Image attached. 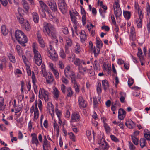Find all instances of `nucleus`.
Here are the masks:
<instances>
[{
  "instance_id": "nucleus-20",
  "label": "nucleus",
  "mask_w": 150,
  "mask_h": 150,
  "mask_svg": "<svg viewBox=\"0 0 150 150\" xmlns=\"http://www.w3.org/2000/svg\"><path fill=\"white\" fill-rule=\"evenodd\" d=\"M78 70L79 72L82 75H84L87 72H88L89 70L86 68L83 67L81 65H79L78 67Z\"/></svg>"
},
{
  "instance_id": "nucleus-23",
  "label": "nucleus",
  "mask_w": 150,
  "mask_h": 150,
  "mask_svg": "<svg viewBox=\"0 0 150 150\" xmlns=\"http://www.w3.org/2000/svg\"><path fill=\"white\" fill-rule=\"evenodd\" d=\"M37 36L40 46L42 48H43L45 47V44L41 35L38 33L37 34Z\"/></svg>"
},
{
  "instance_id": "nucleus-24",
  "label": "nucleus",
  "mask_w": 150,
  "mask_h": 150,
  "mask_svg": "<svg viewBox=\"0 0 150 150\" xmlns=\"http://www.w3.org/2000/svg\"><path fill=\"white\" fill-rule=\"evenodd\" d=\"M80 38L81 42H84L87 38L86 35L85 34V31L84 30H82L81 32Z\"/></svg>"
},
{
  "instance_id": "nucleus-39",
  "label": "nucleus",
  "mask_w": 150,
  "mask_h": 150,
  "mask_svg": "<svg viewBox=\"0 0 150 150\" xmlns=\"http://www.w3.org/2000/svg\"><path fill=\"white\" fill-rule=\"evenodd\" d=\"M54 128L55 130H56L57 134H59V127L54 119Z\"/></svg>"
},
{
  "instance_id": "nucleus-14",
  "label": "nucleus",
  "mask_w": 150,
  "mask_h": 150,
  "mask_svg": "<svg viewBox=\"0 0 150 150\" xmlns=\"http://www.w3.org/2000/svg\"><path fill=\"white\" fill-rule=\"evenodd\" d=\"M17 40L20 44L23 46H25V44L27 42V38L25 35H23Z\"/></svg>"
},
{
  "instance_id": "nucleus-34",
  "label": "nucleus",
  "mask_w": 150,
  "mask_h": 150,
  "mask_svg": "<svg viewBox=\"0 0 150 150\" xmlns=\"http://www.w3.org/2000/svg\"><path fill=\"white\" fill-rule=\"evenodd\" d=\"M100 48L97 47L96 48L94 47L93 49L92 50L93 51L95 57H97L100 51Z\"/></svg>"
},
{
  "instance_id": "nucleus-29",
  "label": "nucleus",
  "mask_w": 150,
  "mask_h": 150,
  "mask_svg": "<svg viewBox=\"0 0 150 150\" xmlns=\"http://www.w3.org/2000/svg\"><path fill=\"white\" fill-rule=\"evenodd\" d=\"M102 84L105 90H106L108 88L109 84L108 81L106 80L105 79L102 81Z\"/></svg>"
},
{
  "instance_id": "nucleus-51",
  "label": "nucleus",
  "mask_w": 150,
  "mask_h": 150,
  "mask_svg": "<svg viewBox=\"0 0 150 150\" xmlns=\"http://www.w3.org/2000/svg\"><path fill=\"white\" fill-rule=\"evenodd\" d=\"M97 91L98 94H100L101 92V85L100 83H98L97 85Z\"/></svg>"
},
{
  "instance_id": "nucleus-32",
  "label": "nucleus",
  "mask_w": 150,
  "mask_h": 150,
  "mask_svg": "<svg viewBox=\"0 0 150 150\" xmlns=\"http://www.w3.org/2000/svg\"><path fill=\"white\" fill-rule=\"evenodd\" d=\"M22 4L26 11H28L29 9V6L27 2L25 0H22Z\"/></svg>"
},
{
  "instance_id": "nucleus-3",
  "label": "nucleus",
  "mask_w": 150,
  "mask_h": 150,
  "mask_svg": "<svg viewBox=\"0 0 150 150\" xmlns=\"http://www.w3.org/2000/svg\"><path fill=\"white\" fill-rule=\"evenodd\" d=\"M64 74L66 77L71 78V82H74L75 80L76 79L75 73L71 69L69 66H67L65 68Z\"/></svg>"
},
{
  "instance_id": "nucleus-58",
  "label": "nucleus",
  "mask_w": 150,
  "mask_h": 150,
  "mask_svg": "<svg viewBox=\"0 0 150 150\" xmlns=\"http://www.w3.org/2000/svg\"><path fill=\"white\" fill-rule=\"evenodd\" d=\"M129 147L130 150H135L136 149V147L133 144L131 143L130 142H129Z\"/></svg>"
},
{
  "instance_id": "nucleus-36",
  "label": "nucleus",
  "mask_w": 150,
  "mask_h": 150,
  "mask_svg": "<svg viewBox=\"0 0 150 150\" xmlns=\"http://www.w3.org/2000/svg\"><path fill=\"white\" fill-rule=\"evenodd\" d=\"M81 48L79 45L76 43L75 47V53L77 54H79L81 52Z\"/></svg>"
},
{
  "instance_id": "nucleus-17",
  "label": "nucleus",
  "mask_w": 150,
  "mask_h": 150,
  "mask_svg": "<svg viewBox=\"0 0 150 150\" xmlns=\"http://www.w3.org/2000/svg\"><path fill=\"white\" fill-rule=\"evenodd\" d=\"M78 14L77 12H73L72 13L71 12H70V15L71 16V19L74 24H77V21L76 18V16H78Z\"/></svg>"
},
{
  "instance_id": "nucleus-54",
  "label": "nucleus",
  "mask_w": 150,
  "mask_h": 150,
  "mask_svg": "<svg viewBox=\"0 0 150 150\" xmlns=\"http://www.w3.org/2000/svg\"><path fill=\"white\" fill-rule=\"evenodd\" d=\"M144 134L145 138L147 139V140H150V132H148L147 133L146 130L144 131Z\"/></svg>"
},
{
  "instance_id": "nucleus-7",
  "label": "nucleus",
  "mask_w": 150,
  "mask_h": 150,
  "mask_svg": "<svg viewBox=\"0 0 150 150\" xmlns=\"http://www.w3.org/2000/svg\"><path fill=\"white\" fill-rule=\"evenodd\" d=\"M50 49L49 50V56L53 60L56 61L57 60L58 55L56 53L54 49L53 48L51 45H50Z\"/></svg>"
},
{
  "instance_id": "nucleus-57",
  "label": "nucleus",
  "mask_w": 150,
  "mask_h": 150,
  "mask_svg": "<svg viewBox=\"0 0 150 150\" xmlns=\"http://www.w3.org/2000/svg\"><path fill=\"white\" fill-rule=\"evenodd\" d=\"M56 113L57 117L58 119H59L61 117L62 115V112L59 110L57 109H56Z\"/></svg>"
},
{
  "instance_id": "nucleus-19",
  "label": "nucleus",
  "mask_w": 150,
  "mask_h": 150,
  "mask_svg": "<svg viewBox=\"0 0 150 150\" xmlns=\"http://www.w3.org/2000/svg\"><path fill=\"white\" fill-rule=\"evenodd\" d=\"M32 137V142L33 144H35L37 146L39 144V142L38 139L37 135L35 133L31 134Z\"/></svg>"
},
{
  "instance_id": "nucleus-28",
  "label": "nucleus",
  "mask_w": 150,
  "mask_h": 150,
  "mask_svg": "<svg viewBox=\"0 0 150 150\" xmlns=\"http://www.w3.org/2000/svg\"><path fill=\"white\" fill-rule=\"evenodd\" d=\"M32 16L34 22L35 23H38L39 19L38 14L35 12H33L32 13Z\"/></svg>"
},
{
  "instance_id": "nucleus-61",
  "label": "nucleus",
  "mask_w": 150,
  "mask_h": 150,
  "mask_svg": "<svg viewBox=\"0 0 150 150\" xmlns=\"http://www.w3.org/2000/svg\"><path fill=\"white\" fill-rule=\"evenodd\" d=\"M110 137L112 141L115 142H119L118 139L114 135H111L110 136Z\"/></svg>"
},
{
  "instance_id": "nucleus-5",
  "label": "nucleus",
  "mask_w": 150,
  "mask_h": 150,
  "mask_svg": "<svg viewBox=\"0 0 150 150\" xmlns=\"http://www.w3.org/2000/svg\"><path fill=\"white\" fill-rule=\"evenodd\" d=\"M49 93L47 91L43 88H40L39 94L40 98L43 99L45 102L47 101L49 99Z\"/></svg>"
},
{
  "instance_id": "nucleus-47",
  "label": "nucleus",
  "mask_w": 150,
  "mask_h": 150,
  "mask_svg": "<svg viewBox=\"0 0 150 150\" xmlns=\"http://www.w3.org/2000/svg\"><path fill=\"white\" fill-rule=\"evenodd\" d=\"M131 137L133 143L135 145H137L138 144L139 139L134 136H131Z\"/></svg>"
},
{
  "instance_id": "nucleus-63",
  "label": "nucleus",
  "mask_w": 150,
  "mask_h": 150,
  "mask_svg": "<svg viewBox=\"0 0 150 150\" xmlns=\"http://www.w3.org/2000/svg\"><path fill=\"white\" fill-rule=\"evenodd\" d=\"M61 80L63 83L66 84H68L69 83V81L68 79L64 76H62V77L61 78Z\"/></svg>"
},
{
  "instance_id": "nucleus-49",
  "label": "nucleus",
  "mask_w": 150,
  "mask_h": 150,
  "mask_svg": "<svg viewBox=\"0 0 150 150\" xmlns=\"http://www.w3.org/2000/svg\"><path fill=\"white\" fill-rule=\"evenodd\" d=\"M22 108V105L21 104H18L14 108L15 110V113H18L20 111Z\"/></svg>"
},
{
  "instance_id": "nucleus-33",
  "label": "nucleus",
  "mask_w": 150,
  "mask_h": 150,
  "mask_svg": "<svg viewBox=\"0 0 150 150\" xmlns=\"http://www.w3.org/2000/svg\"><path fill=\"white\" fill-rule=\"evenodd\" d=\"M76 79L75 80V82H72V83L74 84V87L76 92L77 93H79V91L80 86L76 82Z\"/></svg>"
},
{
  "instance_id": "nucleus-25",
  "label": "nucleus",
  "mask_w": 150,
  "mask_h": 150,
  "mask_svg": "<svg viewBox=\"0 0 150 150\" xmlns=\"http://www.w3.org/2000/svg\"><path fill=\"white\" fill-rule=\"evenodd\" d=\"M54 78L53 75L51 73H49L46 77V81L48 84L51 83L54 81Z\"/></svg>"
},
{
  "instance_id": "nucleus-27",
  "label": "nucleus",
  "mask_w": 150,
  "mask_h": 150,
  "mask_svg": "<svg viewBox=\"0 0 150 150\" xmlns=\"http://www.w3.org/2000/svg\"><path fill=\"white\" fill-rule=\"evenodd\" d=\"M24 35V33L20 30H16L15 33V37L16 40L18 39L20 37Z\"/></svg>"
},
{
  "instance_id": "nucleus-48",
  "label": "nucleus",
  "mask_w": 150,
  "mask_h": 150,
  "mask_svg": "<svg viewBox=\"0 0 150 150\" xmlns=\"http://www.w3.org/2000/svg\"><path fill=\"white\" fill-rule=\"evenodd\" d=\"M103 126L106 132L107 133H110L111 131V129L110 126L105 123H104Z\"/></svg>"
},
{
  "instance_id": "nucleus-8",
  "label": "nucleus",
  "mask_w": 150,
  "mask_h": 150,
  "mask_svg": "<svg viewBox=\"0 0 150 150\" xmlns=\"http://www.w3.org/2000/svg\"><path fill=\"white\" fill-rule=\"evenodd\" d=\"M34 112V118L35 119L38 118L39 115V111L37 106V101H35V105H33L30 108V113H33Z\"/></svg>"
},
{
  "instance_id": "nucleus-13",
  "label": "nucleus",
  "mask_w": 150,
  "mask_h": 150,
  "mask_svg": "<svg viewBox=\"0 0 150 150\" xmlns=\"http://www.w3.org/2000/svg\"><path fill=\"white\" fill-rule=\"evenodd\" d=\"M47 4L53 11H57V6L55 1H47Z\"/></svg>"
},
{
  "instance_id": "nucleus-35",
  "label": "nucleus",
  "mask_w": 150,
  "mask_h": 150,
  "mask_svg": "<svg viewBox=\"0 0 150 150\" xmlns=\"http://www.w3.org/2000/svg\"><path fill=\"white\" fill-rule=\"evenodd\" d=\"M40 4L43 10H46L48 9V7L47 5L42 1H39Z\"/></svg>"
},
{
  "instance_id": "nucleus-43",
  "label": "nucleus",
  "mask_w": 150,
  "mask_h": 150,
  "mask_svg": "<svg viewBox=\"0 0 150 150\" xmlns=\"http://www.w3.org/2000/svg\"><path fill=\"white\" fill-rule=\"evenodd\" d=\"M140 145L142 148H143L146 146V140L144 138H141L140 140Z\"/></svg>"
},
{
  "instance_id": "nucleus-56",
  "label": "nucleus",
  "mask_w": 150,
  "mask_h": 150,
  "mask_svg": "<svg viewBox=\"0 0 150 150\" xmlns=\"http://www.w3.org/2000/svg\"><path fill=\"white\" fill-rule=\"evenodd\" d=\"M60 57L62 59H64L66 57V54L63 49H61L59 52Z\"/></svg>"
},
{
  "instance_id": "nucleus-12",
  "label": "nucleus",
  "mask_w": 150,
  "mask_h": 150,
  "mask_svg": "<svg viewBox=\"0 0 150 150\" xmlns=\"http://www.w3.org/2000/svg\"><path fill=\"white\" fill-rule=\"evenodd\" d=\"M47 108L53 119L54 117V109L52 104L51 103H48L47 105Z\"/></svg>"
},
{
  "instance_id": "nucleus-30",
  "label": "nucleus",
  "mask_w": 150,
  "mask_h": 150,
  "mask_svg": "<svg viewBox=\"0 0 150 150\" xmlns=\"http://www.w3.org/2000/svg\"><path fill=\"white\" fill-rule=\"evenodd\" d=\"M66 92L67 95L68 97L71 96L73 93L71 88L70 87H68L66 88Z\"/></svg>"
},
{
  "instance_id": "nucleus-42",
  "label": "nucleus",
  "mask_w": 150,
  "mask_h": 150,
  "mask_svg": "<svg viewBox=\"0 0 150 150\" xmlns=\"http://www.w3.org/2000/svg\"><path fill=\"white\" fill-rule=\"evenodd\" d=\"M16 17L18 20L21 24H23L25 23V21L26 20H25L22 16H18Z\"/></svg>"
},
{
  "instance_id": "nucleus-21",
  "label": "nucleus",
  "mask_w": 150,
  "mask_h": 150,
  "mask_svg": "<svg viewBox=\"0 0 150 150\" xmlns=\"http://www.w3.org/2000/svg\"><path fill=\"white\" fill-rule=\"evenodd\" d=\"M125 125L129 129H132L135 126V123L131 120L127 121L125 123Z\"/></svg>"
},
{
  "instance_id": "nucleus-22",
  "label": "nucleus",
  "mask_w": 150,
  "mask_h": 150,
  "mask_svg": "<svg viewBox=\"0 0 150 150\" xmlns=\"http://www.w3.org/2000/svg\"><path fill=\"white\" fill-rule=\"evenodd\" d=\"M1 69L6 67L7 59L5 57L3 56L1 57Z\"/></svg>"
},
{
  "instance_id": "nucleus-53",
  "label": "nucleus",
  "mask_w": 150,
  "mask_h": 150,
  "mask_svg": "<svg viewBox=\"0 0 150 150\" xmlns=\"http://www.w3.org/2000/svg\"><path fill=\"white\" fill-rule=\"evenodd\" d=\"M93 67L95 70H97L100 67L99 64L97 60H95L93 62Z\"/></svg>"
},
{
  "instance_id": "nucleus-2",
  "label": "nucleus",
  "mask_w": 150,
  "mask_h": 150,
  "mask_svg": "<svg viewBox=\"0 0 150 150\" xmlns=\"http://www.w3.org/2000/svg\"><path fill=\"white\" fill-rule=\"evenodd\" d=\"M32 48L34 56V61L37 65L40 66L42 63V61L41 55L38 50L37 45L35 43H33Z\"/></svg>"
},
{
  "instance_id": "nucleus-59",
  "label": "nucleus",
  "mask_w": 150,
  "mask_h": 150,
  "mask_svg": "<svg viewBox=\"0 0 150 150\" xmlns=\"http://www.w3.org/2000/svg\"><path fill=\"white\" fill-rule=\"evenodd\" d=\"M49 67L51 71L55 69V67L53 64L51 62H49L48 64Z\"/></svg>"
},
{
  "instance_id": "nucleus-52",
  "label": "nucleus",
  "mask_w": 150,
  "mask_h": 150,
  "mask_svg": "<svg viewBox=\"0 0 150 150\" xmlns=\"http://www.w3.org/2000/svg\"><path fill=\"white\" fill-rule=\"evenodd\" d=\"M54 75L56 79H58L59 77V75L58 71L55 69L51 71Z\"/></svg>"
},
{
  "instance_id": "nucleus-45",
  "label": "nucleus",
  "mask_w": 150,
  "mask_h": 150,
  "mask_svg": "<svg viewBox=\"0 0 150 150\" xmlns=\"http://www.w3.org/2000/svg\"><path fill=\"white\" fill-rule=\"evenodd\" d=\"M41 72L43 74V76H45L46 74V72L45 66L43 64H42L41 65Z\"/></svg>"
},
{
  "instance_id": "nucleus-64",
  "label": "nucleus",
  "mask_w": 150,
  "mask_h": 150,
  "mask_svg": "<svg viewBox=\"0 0 150 150\" xmlns=\"http://www.w3.org/2000/svg\"><path fill=\"white\" fill-rule=\"evenodd\" d=\"M146 11L147 14L148 16L150 14V6L149 3H147L146 4Z\"/></svg>"
},
{
  "instance_id": "nucleus-11",
  "label": "nucleus",
  "mask_w": 150,
  "mask_h": 150,
  "mask_svg": "<svg viewBox=\"0 0 150 150\" xmlns=\"http://www.w3.org/2000/svg\"><path fill=\"white\" fill-rule=\"evenodd\" d=\"M79 106L80 108H85L86 106V102L83 99V97L80 96L78 98Z\"/></svg>"
},
{
  "instance_id": "nucleus-40",
  "label": "nucleus",
  "mask_w": 150,
  "mask_h": 150,
  "mask_svg": "<svg viewBox=\"0 0 150 150\" xmlns=\"http://www.w3.org/2000/svg\"><path fill=\"white\" fill-rule=\"evenodd\" d=\"M120 100L121 102L123 103L125 102L126 94L124 93L121 92L120 93Z\"/></svg>"
},
{
  "instance_id": "nucleus-1",
  "label": "nucleus",
  "mask_w": 150,
  "mask_h": 150,
  "mask_svg": "<svg viewBox=\"0 0 150 150\" xmlns=\"http://www.w3.org/2000/svg\"><path fill=\"white\" fill-rule=\"evenodd\" d=\"M43 31L46 35L53 39L56 38L55 30L54 27L50 23L45 22L43 23Z\"/></svg>"
},
{
  "instance_id": "nucleus-55",
  "label": "nucleus",
  "mask_w": 150,
  "mask_h": 150,
  "mask_svg": "<svg viewBox=\"0 0 150 150\" xmlns=\"http://www.w3.org/2000/svg\"><path fill=\"white\" fill-rule=\"evenodd\" d=\"M16 49L17 52L19 55L22 54V50L19 45H17L16 46Z\"/></svg>"
},
{
  "instance_id": "nucleus-46",
  "label": "nucleus",
  "mask_w": 150,
  "mask_h": 150,
  "mask_svg": "<svg viewBox=\"0 0 150 150\" xmlns=\"http://www.w3.org/2000/svg\"><path fill=\"white\" fill-rule=\"evenodd\" d=\"M50 146L49 143L47 141H44V142L43 144V148L44 150H46L45 148H47Z\"/></svg>"
},
{
  "instance_id": "nucleus-38",
  "label": "nucleus",
  "mask_w": 150,
  "mask_h": 150,
  "mask_svg": "<svg viewBox=\"0 0 150 150\" xmlns=\"http://www.w3.org/2000/svg\"><path fill=\"white\" fill-rule=\"evenodd\" d=\"M96 40V47L100 48L102 47L103 45V43L100 39L98 38H97Z\"/></svg>"
},
{
  "instance_id": "nucleus-9",
  "label": "nucleus",
  "mask_w": 150,
  "mask_h": 150,
  "mask_svg": "<svg viewBox=\"0 0 150 150\" xmlns=\"http://www.w3.org/2000/svg\"><path fill=\"white\" fill-rule=\"evenodd\" d=\"M65 40L66 42L65 47V51L67 54H69V48L72 45V42L71 39L68 37H65Z\"/></svg>"
},
{
  "instance_id": "nucleus-26",
  "label": "nucleus",
  "mask_w": 150,
  "mask_h": 150,
  "mask_svg": "<svg viewBox=\"0 0 150 150\" xmlns=\"http://www.w3.org/2000/svg\"><path fill=\"white\" fill-rule=\"evenodd\" d=\"M53 93L54 94V97L57 99L59 97L60 92L58 89L56 87H54L53 88Z\"/></svg>"
},
{
  "instance_id": "nucleus-6",
  "label": "nucleus",
  "mask_w": 150,
  "mask_h": 150,
  "mask_svg": "<svg viewBox=\"0 0 150 150\" xmlns=\"http://www.w3.org/2000/svg\"><path fill=\"white\" fill-rule=\"evenodd\" d=\"M58 7L63 14L67 12V6L64 0H58Z\"/></svg>"
},
{
  "instance_id": "nucleus-62",
  "label": "nucleus",
  "mask_w": 150,
  "mask_h": 150,
  "mask_svg": "<svg viewBox=\"0 0 150 150\" xmlns=\"http://www.w3.org/2000/svg\"><path fill=\"white\" fill-rule=\"evenodd\" d=\"M82 20L83 25H85L86 22V17L85 15H83L82 18Z\"/></svg>"
},
{
  "instance_id": "nucleus-37",
  "label": "nucleus",
  "mask_w": 150,
  "mask_h": 150,
  "mask_svg": "<svg viewBox=\"0 0 150 150\" xmlns=\"http://www.w3.org/2000/svg\"><path fill=\"white\" fill-rule=\"evenodd\" d=\"M123 15L125 18L127 20H129L131 16V13L129 11L123 12Z\"/></svg>"
},
{
  "instance_id": "nucleus-16",
  "label": "nucleus",
  "mask_w": 150,
  "mask_h": 150,
  "mask_svg": "<svg viewBox=\"0 0 150 150\" xmlns=\"http://www.w3.org/2000/svg\"><path fill=\"white\" fill-rule=\"evenodd\" d=\"M143 17L142 12L141 11L139 13V18L136 22L138 28H140L142 27V20Z\"/></svg>"
},
{
  "instance_id": "nucleus-41",
  "label": "nucleus",
  "mask_w": 150,
  "mask_h": 150,
  "mask_svg": "<svg viewBox=\"0 0 150 150\" xmlns=\"http://www.w3.org/2000/svg\"><path fill=\"white\" fill-rule=\"evenodd\" d=\"M24 23V27L25 30L27 31H29L31 29V27L28 21H25V23Z\"/></svg>"
},
{
  "instance_id": "nucleus-50",
  "label": "nucleus",
  "mask_w": 150,
  "mask_h": 150,
  "mask_svg": "<svg viewBox=\"0 0 150 150\" xmlns=\"http://www.w3.org/2000/svg\"><path fill=\"white\" fill-rule=\"evenodd\" d=\"M24 11L22 8H18V12L16 13V16H22Z\"/></svg>"
},
{
  "instance_id": "nucleus-10",
  "label": "nucleus",
  "mask_w": 150,
  "mask_h": 150,
  "mask_svg": "<svg viewBox=\"0 0 150 150\" xmlns=\"http://www.w3.org/2000/svg\"><path fill=\"white\" fill-rule=\"evenodd\" d=\"M100 144V148L101 150H108L109 146L108 143L104 140H101Z\"/></svg>"
},
{
  "instance_id": "nucleus-60",
  "label": "nucleus",
  "mask_w": 150,
  "mask_h": 150,
  "mask_svg": "<svg viewBox=\"0 0 150 150\" xmlns=\"http://www.w3.org/2000/svg\"><path fill=\"white\" fill-rule=\"evenodd\" d=\"M68 134L69 135V137L70 139L74 141H75V136L74 134L71 132L69 133H68Z\"/></svg>"
},
{
  "instance_id": "nucleus-31",
  "label": "nucleus",
  "mask_w": 150,
  "mask_h": 150,
  "mask_svg": "<svg viewBox=\"0 0 150 150\" xmlns=\"http://www.w3.org/2000/svg\"><path fill=\"white\" fill-rule=\"evenodd\" d=\"M1 33L4 35L5 36L7 34L8 31L5 25H2L1 28Z\"/></svg>"
},
{
  "instance_id": "nucleus-15",
  "label": "nucleus",
  "mask_w": 150,
  "mask_h": 150,
  "mask_svg": "<svg viewBox=\"0 0 150 150\" xmlns=\"http://www.w3.org/2000/svg\"><path fill=\"white\" fill-rule=\"evenodd\" d=\"M126 112L123 109L120 108L118 111V119L121 120H123L126 116Z\"/></svg>"
},
{
  "instance_id": "nucleus-18",
  "label": "nucleus",
  "mask_w": 150,
  "mask_h": 150,
  "mask_svg": "<svg viewBox=\"0 0 150 150\" xmlns=\"http://www.w3.org/2000/svg\"><path fill=\"white\" fill-rule=\"evenodd\" d=\"M80 116L78 113L74 112L72 114L71 119L70 121L71 123L73 122L77 121L79 120Z\"/></svg>"
},
{
  "instance_id": "nucleus-44",
  "label": "nucleus",
  "mask_w": 150,
  "mask_h": 150,
  "mask_svg": "<svg viewBox=\"0 0 150 150\" xmlns=\"http://www.w3.org/2000/svg\"><path fill=\"white\" fill-rule=\"evenodd\" d=\"M8 56L11 62L13 63H15V58L14 56L12 54L9 53L8 54Z\"/></svg>"
},
{
  "instance_id": "nucleus-4",
  "label": "nucleus",
  "mask_w": 150,
  "mask_h": 150,
  "mask_svg": "<svg viewBox=\"0 0 150 150\" xmlns=\"http://www.w3.org/2000/svg\"><path fill=\"white\" fill-rule=\"evenodd\" d=\"M114 13L116 18L120 16L122 14V11L119 4L118 0H115L113 5Z\"/></svg>"
}]
</instances>
